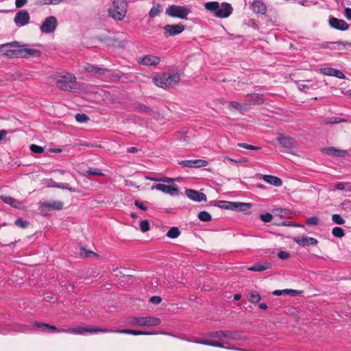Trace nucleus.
<instances>
[{
  "instance_id": "54",
  "label": "nucleus",
  "mask_w": 351,
  "mask_h": 351,
  "mask_svg": "<svg viewBox=\"0 0 351 351\" xmlns=\"http://www.w3.org/2000/svg\"><path fill=\"white\" fill-rule=\"evenodd\" d=\"M342 121H343V120L340 118L332 117V118H330V119L325 120L324 123L326 124H335V123H341Z\"/></svg>"
},
{
  "instance_id": "41",
  "label": "nucleus",
  "mask_w": 351,
  "mask_h": 351,
  "mask_svg": "<svg viewBox=\"0 0 351 351\" xmlns=\"http://www.w3.org/2000/svg\"><path fill=\"white\" fill-rule=\"evenodd\" d=\"M34 325L37 327H43V328H50L54 332H62V329H60V330H58L57 328L54 326H52V325H49L48 324H45V323H40V322H35L34 323Z\"/></svg>"
},
{
  "instance_id": "3",
  "label": "nucleus",
  "mask_w": 351,
  "mask_h": 351,
  "mask_svg": "<svg viewBox=\"0 0 351 351\" xmlns=\"http://www.w3.org/2000/svg\"><path fill=\"white\" fill-rule=\"evenodd\" d=\"M155 84L158 87L168 88L173 86L180 81V75L178 73H165L161 76L155 78Z\"/></svg>"
},
{
  "instance_id": "53",
  "label": "nucleus",
  "mask_w": 351,
  "mask_h": 351,
  "mask_svg": "<svg viewBox=\"0 0 351 351\" xmlns=\"http://www.w3.org/2000/svg\"><path fill=\"white\" fill-rule=\"evenodd\" d=\"M273 219L271 214L267 213L261 215V219L264 222H270Z\"/></svg>"
},
{
  "instance_id": "4",
  "label": "nucleus",
  "mask_w": 351,
  "mask_h": 351,
  "mask_svg": "<svg viewBox=\"0 0 351 351\" xmlns=\"http://www.w3.org/2000/svg\"><path fill=\"white\" fill-rule=\"evenodd\" d=\"M129 324L138 326H155L160 324V319L156 317H131L128 319Z\"/></svg>"
},
{
  "instance_id": "21",
  "label": "nucleus",
  "mask_w": 351,
  "mask_h": 351,
  "mask_svg": "<svg viewBox=\"0 0 351 351\" xmlns=\"http://www.w3.org/2000/svg\"><path fill=\"white\" fill-rule=\"evenodd\" d=\"M251 8L254 12L257 14H265L267 12L265 4L261 0H255L251 5Z\"/></svg>"
},
{
  "instance_id": "17",
  "label": "nucleus",
  "mask_w": 351,
  "mask_h": 351,
  "mask_svg": "<svg viewBox=\"0 0 351 351\" xmlns=\"http://www.w3.org/2000/svg\"><path fill=\"white\" fill-rule=\"evenodd\" d=\"M179 164L189 168H198L207 166L208 162L204 160L196 159L182 160Z\"/></svg>"
},
{
  "instance_id": "35",
  "label": "nucleus",
  "mask_w": 351,
  "mask_h": 351,
  "mask_svg": "<svg viewBox=\"0 0 351 351\" xmlns=\"http://www.w3.org/2000/svg\"><path fill=\"white\" fill-rule=\"evenodd\" d=\"M133 109L136 111L143 112H150L152 111L149 107L140 103L134 104L133 106Z\"/></svg>"
},
{
  "instance_id": "22",
  "label": "nucleus",
  "mask_w": 351,
  "mask_h": 351,
  "mask_svg": "<svg viewBox=\"0 0 351 351\" xmlns=\"http://www.w3.org/2000/svg\"><path fill=\"white\" fill-rule=\"evenodd\" d=\"M40 55V51L34 49H19L18 51V58H27L28 56L38 57Z\"/></svg>"
},
{
  "instance_id": "38",
  "label": "nucleus",
  "mask_w": 351,
  "mask_h": 351,
  "mask_svg": "<svg viewBox=\"0 0 351 351\" xmlns=\"http://www.w3.org/2000/svg\"><path fill=\"white\" fill-rule=\"evenodd\" d=\"M252 204L249 203L235 202V210L239 211H245L251 207Z\"/></svg>"
},
{
  "instance_id": "37",
  "label": "nucleus",
  "mask_w": 351,
  "mask_h": 351,
  "mask_svg": "<svg viewBox=\"0 0 351 351\" xmlns=\"http://www.w3.org/2000/svg\"><path fill=\"white\" fill-rule=\"evenodd\" d=\"M261 300V296L256 291H252L249 295V301L252 303H258Z\"/></svg>"
},
{
  "instance_id": "39",
  "label": "nucleus",
  "mask_w": 351,
  "mask_h": 351,
  "mask_svg": "<svg viewBox=\"0 0 351 351\" xmlns=\"http://www.w3.org/2000/svg\"><path fill=\"white\" fill-rule=\"evenodd\" d=\"M198 218L200 221L208 222L212 219L211 215L206 211H201L198 214Z\"/></svg>"
},
{
  "instance_id": "6",
  "label": "nucleus",
  "mask_w": 351,
  "mask_h": 351,
  "mask_svg": "<svg viewBox=\"0 0 351 351\" xmlns=\"http://www.w3.org/2000/svg\"><path fill=\"white\" fill-rule=\"evenodd\" d=\"M19 43L12 42L0 45V56L8 58H18Z\"/></svg>"
},
{
  "instance_id": "49",
  "label": "nucleus",
  "mask_w": 351,
  "mask_h": 351,
  "mask_svg": "<svg viewBox=\"0 0 351 351\" xmlns=\"http://www.w3.org/2000/svg\"><path fill=\"white\" fill-rule=\"evenodd\" d=\"M75 119L79 123H84L88 120V117L85 114H77Z\"/></svg>"
},
{
  "instance_id": "32",
  "label": "nucleus",
  "mask_w": 351,
  "mask_h": 351,
  "mask_svg": "<svg viewBox=\"0 0 351 351\" xmlns=\"http://www.w3.org/2000/svg\"><path fill=\"white\" fill-rule=\"evenodd\" d=\"M269 267V264L267 263H265L264 264L261 263H256L253 266L248 268V270L250 271H264Z\"/></svg>"
},
{
  "instance_id": "40",
  "label": "nucleus",
  "mask_w": 351,
  "mask_h": 351,
  "mask_svg": "<svg viewBox=\"0 0 351 351\" xmlns=\"http://www.w3.org/2000/svg\"><path fill=\"white\" fill-rule=\"evenodd\" d=\"M220 207L229 210H235V202L221 201L220 202Z\"/></svg>"
},
{
  "instance_id": "61",
  "label": "nucleus",
  "mask_w": 351,
  "mask_h": 351,
  "mask_svg": "<svg viewBox=\"0 0 351 351\" xmlns=\"http://www.w3.org/2000/svg\"><path fill=\"white\" fill-rule=\"evenodd\" d=\"M225 159L230 161V162H234V163H240V162H245L247 161V159H243V160H234L230 157H228V156H226L225 157Z\"/></svg>"
},
{
  "instance_id": "19",
  "label": "nucleus",
  "mask_w": 351,
  "mask_h": 351,
  "mask_svg": "<svg viewBox=\"0 0 351 351\" xmlns=\"http://www.w3.org/2000/svg\"><path fill=\"white\" fill-rule=\"evenodd\" d=\"M186 195L190 199L198 202L206 200V196L204 193L193 189H187L186 191Z\"/></svg>"
},
{
  "instance_id": "43",
  "label": "nucleus",
  "mask_w": 351,
  "mask_h": 351,
  "mask_svg": "<svg viewBox=\"0 0 351 351\" xmlns=\"http://www.w3.org/2000/svg\"><path fill=\"white\" fill-rule=\"evenodd\" d=\"M332 233L334 237L337 238H341L345 234L343 229L340 227H335L332 229Z\"/></svg>"
},
{
  "instance_id": "33",
  "label": "nucleus",
  "mask_w": 351,
  "mask_h": 351,
  "mask_svg": "<svg viewBox=\"0 0 351 351\" xmlns=\"http://www.w3.org/2000/svg\"><path fill=\"white\" fill-rule=\"evenodd\" d=\"M228 106H229L230 110H239V111H241L242 110H243L244 108L246 106V105H244V102L239 103L237 101H230V102H228Z\"/></svg>"
},
{
  "instance_id": "42",
  "label": "nucleus",
  "mask_w": 351,
  "mask_h": 351,
  "mask_svg": "<svg viewBox=\"0 0 351 351\" xmlns=\"http://www.w3.org/2000/svg\"><path fill=\"white\" fill-rule=\"evenodd\" d=\"M313 84H309V82H307V83L302 82L298 83V87L301 91H304L306 93L311 88H313Z\"/></svg>"
},
{
  "instance_id": "60",
  "label": "nucleus",
  "mask_w": 351,
  "mask_h": 351,
  "mask_svg": "<svg viewBox=\"0 0 351 351\" xmlns=\"http://www.w3.org/2000/svg\"><path fill=\"white\" fill-rule=\"evenodd\" d=\"M149 301H150V302H152L153 304H158L160 303L161 298L159 296H153L150 298Z\"/></svg>"
},
{
  "instance_id": "63",
  "label": "nucleus",
  "mask_w": 351,
  "mask_h": 351,
  "mask_svg": "<svg viewBox=\"0 0 351 351\" xmlns=\"http://www.w3.org/2000/svg\"><path fill=\"white\" fill-rule=\"evenodd\" d=\"M333 76H335L339 79H343L345 77L344 74L341 71H339L337 69H336L335 73L334 74Z\"/></svg>"
},
{
  "instance_id": "11",
  "label": "nucleus",
  "mask_w": 351,
  "mask_h": 351,
  "mask_svg": "<svg viewBox=\"0 0 351 351\" xmlns=\"http://www.w3.org/2000/svg\"><path fill=\"white\" fill-rule=\"evenodd\" d=\"M30 16L28 12L26 10H20L16 14L14 21L16 26L22 27L28 24Z\"/></svg>"
},
{
  "instance_id": "46",
  "label": "nucleus",
  "mask_w": 351,
  "mask_h": 351,
  "mask_svg": "<svg viewBox=\"0 0 351 351\" xmlns=\"http://www.w3.org/2000/svg\"><path fill=\"white\" fill-rule=\"evenodd\" d=\"M332 220L335 223L339 224V225L343 224L345 223V220L339 214L332 215Z\"/></svg>"
},
{
  "instance_id": "62",
  "label": "nucleus",
  "mask_w": 351,
  "mask_h": 351,
  "mask_svg": "<svg viewBox=\"0 0 351 351\" xmlns=\"http://www.w3.org/2000/svg\"><path fill=\"white\" fill-rule=\"evenodd\" d=\"M174 181V179L168 178V177H162L160 178V182H167V183H171Z\"/></svg>"
},
{
  "instance_id": "16",
  "label": "nucleus",
  "mask_w": 351,
  "mask_h": 351,
  "mask_svg": "<svg viewBox=\"0 0 351 351\" xmlns=\"http://www.w3.org/2000/svg\"><path fill=\"white\" fill-rule=\"evenodd\" d=\"M232 12V8L227 3H222L219 4V8L215 12V16L217 18H226L228 17Z\"/></svg>"
},
{
  "instance_id": "23",
  "label": "nucleus",
  "mask_w": 351,
  "mask_h": 351,
  "mask_svg": "<svg viewBox=\"0 0 351 351\" xmlns=\"http://www.w3.org/2000/svg\"><path fill=\"white\" fill-rule=\"evenodd\" d=\"M42 207L48 210H59L63 208V202L61 201L45 202L42 203Z\"/></svg>"
},
{
  "instance_id": "27",
  "label": "nucleus",
  "mask_w": 351,
  "mask_h": 351,
  "mask_svg": "<svg viewBox=\"0 0 351 351\" xmlns=\"http://www.w3.org/2000/svg\"><path fill=\"white\" fill-rule=\"evenodd\" d=\"M191 341L196 343H199V344H203V345H206V346H215V347H224L223 343L217 342L215 340H202V339H195L194 340H192Z\"/></svg>"
},
{
  "instance_id": "18",
  "label": "nucleus",
  "mask_w": 351,
  "mask_h": 351,
  "mask_svg": "<svg viewBox=\"0 0 351 351\" xmlns=\"http://www.w3.org/2000/svg\"><path fill=\"white\" fill-rule=\"evenodd\" d=\"M293 241L302 247L315 245L318 241L316 239L307 236H302L293 238Z\"/></svg>"
},
{
  "instance_id": "34",
  "label": "nucleus",
  "mask_w": 351,
  "mask_h": 351,
  "mask_svg": "<svg viewBox=\"0 0 351 351\" xmlns=\"http://www.w3.org/2000/svg\"><path fill=\"white\" fill-rule=\"evenodd\" d=\"M63 1L64 0H37L36 4L37 5H58Z\"/></svg>"
},
{
  "instance_id": "13",
  "label": "nucleus",
  "mask_w": 351,
  "mask_h": 351,
  "mask_svg": "<svg viewBox=\"0 0 351 351\" xmlns=\"http://www.w3.org/2000/svg\"><path fill=\"white\" fill-rule=\"evenodd\" d=\"M328 23L332 28L341 31H344L349 28V25L344 20L333 16L329 18Z\"/></svg>"
},
{
  "instance_id": "15",
  "label": "nucleus",
  "mask_w": 351,
  "mask_h": 351,
  "mask_svg": "<svg viewBox=\"0 0 351 351\" xmlns=\"http://www.w3.org/2000/svg\"><path fill=\"white\" fill-rule=\"evenodd\" d=\"M278 141L280 145L287 150L295 148L297 145L296 141L294 138L289 136H284L282 134H279Z\"/></svg>"
},
{
  "instance_id": "26",
  "label": "nucleus",
  "mask_w": 351,
  "mask_h": 351,
  "mask_svg": "<svg viewBox=\"0 0 351 351\" xmlns=\"http://www.w3.org/2000/svg\"><path fill=\"white\" fill-rule=\"evenodd\" d=\"M323 151L329 156H343L346 154V151L337 149L333 147L324 148Z\"/></svg>"
},
{
  "instance_id": "10",
  "label": "nucleus",
  "mask_w": 351,
  "mask_h": 351,
  "mask_svg": "<svg viewBox=\"0 0 351 351\" xmlns=\"http://www.w3.org/2000/svg\"><path fill=\"white\" fill-rule=\"evenodd\" d=\"M157 189L163 192L164 193L169 194L171 196H178L179 195V189L177 185L170 186L165 184H156L152 186V190Z\"/></svg>"
},
{
  "instance_id": "8",
  "label": "nucleus",
  "mask_w": 351,
  "mask_h": 351,
  "mask_svg": "<svg viewBox=\"0 0 351 351\" xmlns=\"http://www.w3.org/2000/svg\"><path fill=\"white\" fill-rule=\"evenodd\" d=\"M58 26V20L53 16H47L40 25V31L43 34H51Z\"/></svg>"
},
{
  "instance_id": "7",
  "label": "nucleus",
  "mask_w": 351,
  "mask_h": 351,
  "mask_svg": "<svg viewBox=\"0 0 351 351\" xmlns=\"http://www.w3.org/2000/svg\"><path fill=\"white\" fill-rule=\"evenodd\" d=\"M210 337L216 338L217 340H215L217 342L223 343L224 348L230 349V348L226 346V339H237V335L232 331L229 330H219L210 333L209 335Z\"/></svg>"
},
{
  "instance_id": "52",
  "label": "nucleus",
  "mask_w": 351,
  "mask_h": 351,
  "mask_svg": "<svg viewBox=\"0 0 351 351\" xmlns=\"http://www.w3.org/2000/svg\"><path fill=\"white\" fill-rule=\"evenodd\" d=\"M15 224L22 228H25L28 226V222L19 218L15 221Z\"/></svg>"
},
{
  "instance_id": "20",
  "label": "nucleus",
  "mask_w": 351,
  "mask_h": 351,
  "mask_svg": "<svg viewBox=\"0 0 351 351\" xmlns=\"http://www.w3.org/2000/svg\"><path fill=\"white\" fill-rule=\"evenodd\" d=\"M264 100L263 96L254 93L251 95H248L246 97V99L244 101V105H255V104H261L263 103Z\"/></svg>"
},
{
  "instance_id": "64",
  "label": "nucleus",
  "mask_w": 351,
  "mask_h": 351,
  "mask_svg": "<svg viewBox=\"0 0 351 351\" xmlns=\"http://www.w3.org/2000/svg\"><path fill=\"white\" fill-rule=\"evenodd\" d=\"M134 204L141 210H145L147 207L138 201H135Z\"/></svg>"
},
{
  "instance_id": "29",
  "label": "nucleus",
  "mask_w": 351,
  "mask_h": 351,
  "mask_svg": "<svg viewBox=\"0 0 351 351\" xmlns=\"http://www.w3.org/2000/svg\"><path fill=\"white\" fill-rule=\"evenodd\" d=\"M110 72H111V71H110L106 68H104V67H99L98 70H97V74H99V75L109 77L110 78H112V77H115L117 79L121 78V77L118 74L110 73Z\"/></svg>"
},
{
  "instance_id": "55",
  "label": "nucleus",
  "mask_w": 351,
  "mask_h": 351,
  "mask_svg": "<svg viewBox=\"0 0 351 351\" xmlns=\"http://www.w3.org/2000/svg\"><path fill=\"white\" fill-rule=\"evenodd\" d=\"M319 223V219L317 217H311L306 220V223L310 226H316Z\"/></svg>"
},
{
  "instance_id": "25",
  "label": "nucleus",
  "mask_w": 351,
  "mask_h": 351,
  "mask_svg": "<svg viewBox=\"0 0 351 351\" xmlns=\"http://www.w3.org/2000/svg\"><path fill=\"white\" fill-rule=\"evenodd\" d=\"M263 179L266 182L271 184L275 186H280L282 184L280 178L274 176L264 175L263 176Z\"/></svg>"
},
{
  "instance_id": "59",
  "label": "nucleus",
  "mask_w": 351,
  "mask_h": 351,
  "mask_svg": "<svg viewBox=\"0 0 351 351\" xmlns=\"http://www.w3.org/2000/svg\"><path fill=\"white\" fill-rule=\"evenodd\" d=\"M27 0H16L15 5L17 8H22L27 3Z\"/></svg>"
},
{
  "instance_id": "50",
  "label": "nucleus",
  "mask_w": 351,
  "mask_h": 351,
  "mask_svg": "<svg viewBox=\"0 0 351 351\" xmlns=\"http://www.w3.org/2000/svg\"><path fill=\"white\" fill-rule=\"evenodd\" d=\"M238 146L240 147H243V148H245V149H250V150H259V149H261L260 147L248 145L247 143H239Z\"/></svg>"
},
{
  "instance_id": "5",
  "label": "nucleus",
  "mask_w": 351,
  "mask_h": 351,
  "mask_svg": "<svg viewBox=\"0 0 351 351\" xmlns=\"http://www.w3.org/2000/svg\"><path fill=\"white\" fill-rule=\"evenodd\" d=\"M191 12V10L188 6H182L178 5H169L165 11V14L171 17L179 18L182 19H186L187 16Z\"/></svg>"
},
{
  "instance_id": "14",
  "label": "nucleus",
  "mask_w": 351,
  "mask_h": 351,
  "mask_svg": "<svg viewBox=\"0 0 351 351\" xmlns=\"http://www.w3.org/2000/svg\"><path fill=\"white\" fill-rule=\"evenodd\" d=\"M163 29L165 36H176L184 31V25L182 24L166 25L163 27Z\"/></svg>"
},
{
  "instance_id": "2",
  "label": "nucleus",
  "mask_w": 351,
  "mask_h": 351,
  "mask_svg": "<svg viewBox=\"0 0 351 351\" xmlns=\"http://www.w3.org/2000/svg\"><path fill=\"white\" fill-rule=\"evenodd\" d=\"M76 77L71 73H65L57 75L56 78V86L63 90L71 91L75 86Z\"/></svg>"
},
{
  "instance_id": "24",
  "label": "nucleus",
  "mask_w": 351,
  "mask_h": 351,
  "mask_svg": "<svg viewBox=\"0 0 351 351\" xmlns=\"http://www.w3.org/2000/svg\"><path fill=\"white\" fill-rule=\"evenodd\" d=\"M108 332H117V333H124V334H130L133 335H153V332H143L141 330H130V329H123V330H108Z\"/></svg>"
},
{
  "instance_id": "28",
  "label": "nucleus",
  "mask_w": 351,
  "mask_h": 351,
  "mask_svg": "<svg viewBox=\"0 0 351 351\" xmlns=\"http://www.w3.org/2000/svg\"><path fill=\"white\" fill-rule=\"evenodd\" d=\"M1 199L3 202L8 204L12 207L19 208H21V203L12 197L10 196H1Z\"/></svg>"
},
{
  "instance_id": "48",
  "label": "nucleus",
  "mask_w": 351,
  "mask_h": 351,
  "mask_svg": "<svg viewBox=\"0 0 351 351\" xmlns=\"http://www.w3.org/2000/svg\"><path fill=\"white\" fill-rule=\"evenodd\" d=\"M140 228L143 232H146L149 230V223L147 220H143L140 223Z\"/></svg>"
},
{
  "instance_id": "56",
  "label": "nucleus",
  "mask_w": 351,
  "mask_h": 351,
  "mask_svg": "<svg viewBox=\"0 0 351 351\" xmlns=\"http://www.w3.org/2000/svg\"><path fill=\"white\" fill-rule=\"evenodd\" d=\"M87 173L94 176H104V174L102 172H101L99 169H89L87 171Z\"/></svg>"
},
{
  "instance_id": "44",
  "label": "nucleus",
  "mask_w": 351,
  "mask_h": 351,
  "mask_svg": "<svg viewBox=\"0 0 351 351\" xmlns=\"http://www.w3.org/2000/svg\"><path fill=\"white\" fill-rule=\"evenodd\" d=\"M49 187H56V188H59V189H67L69 191L73 192V193L76 191V190L75 189L69 187L67 184H64V183H58V184H56V185H49Z\"/></svg>"
},
{
  "instance_id": "30",
  "label": "nucleus",
  "mask_w": 351,
  "mask_h": 351,
  "mask_svg": "<svg viewBox=\"0 0 351 351\" xmlns=\"http://www.w3.org/2000/svg\"><path fill=\"white\" fill-rule=\"evenodd\" d=\"M162 11V5L160 3H155L149 12V16L150 18H154L159 16Z\"/></svg>"
},
{
  "instance_id": "47",
  "label": "nucleus",
  "mask_w": 351,
  "mask_h": 351,
  "mask_svg": "<svg viewBox=\"0 0 351 351\" xmlns=\"http://www.w3.org/2000/svg\"><path fill=\"white\" fill-rule=\"evenodd\" d=\"M335 71H336L335 69L330 68V67L321 69L322 73L326 75H330V76H333L334 74L335 73Z\"/></svg>"
},
{
  "instance_id": "57",
  "label": "nucleus",
  "mask_w": 351,
  "mask_h": 351,
  "mask_svg": "<svg viewBox=\"0 0 351 351\" xmlns=\"http://www.w3.org/2000/svg\"><path fill=\"white\" fill-rule=\"evenodd\" d=\"M278 257L282 260H286L290 257V254L287 252L280 251L278 253Z\"/></svg>"
},
{
  "instance_id": "9",
  "label": "nucleus",
  "mask_w": 351,
  "mask_h": 351,
  "mask_svg": "<svg viewBox=\"0 0 351 351\" xmlns=\"http://www.w3.org/2000/svg\"><path fill=\"white\" fill-rule=\"evenodd\" d=\"M64 332L72 333V334H78L82 335L85 332H88L90 333H95L98 332H108L109 330L106 328H101L97 327H75L71 328L69 329H62V330Z\"/></svg>"
},
{
  "instance_id": "51",
  "label": "nucleus",
  "mask_w": 351,
  "mask_h": 351,
  "mask_svg": "<svg viewBox=\"0 0 351 351\" xmlns=\"http://www.w3.org/2000/svg\"><path fill=\"white\" fill-rule=\"evenodd\" d=\"M30 150L34 152V153H38V154H41L44 152V148L39 146V145H31L30 147Z\"/></svg>"
},
{
  "instance_id": "1",
  "label": "nucleus",
  "mask_w": 351,
  "mask_h": 351,
  "mask_svg": "<svg viewBox=\"0 0 351 351\" xmlns=\"http://www.w3.org/2000/svg\"><path fill=\"white\" fill-rule=\"evenodd\" d=\"M129 0H113L112 6L108 9L110 17L115 21H121L126 16Z\"/></svg>"
},
{
  "instance_id": "58",
  "label": "nucleus",
  "mask_w": 351,
  "mask_h": 351,
  "mask_svg": "<svg viewBox=\"0 0 351 351\" xmlns=\"http://www.w3.org/2000/svg\"><path fill=\"white\" fill-rule=\"evenodd\" d=\"M285 293H287L288 295H290L291 296H295L300 293V291L295 289H285Z\"/></svg>"
},
{
  "instance_id": "31",
  "label": "nucleus",
  "mask_w": 351,
  "mask_h": 351,
  "mask_svg": "<svg viewBox=\"0 0 351 351\" xmlns=\"http://www.w3.org/2000/svg\"><path fill=\"white\" fill-rule=\"evenodd\" d=\"M219 3L217 1H210L204 4V7L207 10L213 12L215 16V12H217V9L219 8Z\"/></svg>"
},
{
  "instance_id": "36",
  "label": "nucleus",
  "mask_w": 351,
  "mask_h": 351,
  "mask_svg": "<svg viewBox=\"0 0 351 351\" xmlns=\"http://www.w3.org/2000/svg\"><path fill=\"white\" fill-rule=\"evenodd\" d=\"M180 234V231L177 227H172L167 233V236L169 238L176 239Z\"/></svg>"
},
{
  "instance_id": "12",
  "label": "nucleus",
  "mask_w": 351,
  "mask_h": 351,
  "mask_svg": "<svg viewBox=\"0 0 351 351\" xmlns=\"http://www.w3.org/2000/svg\"><path fill=\"white\" fill-rule=\"evenodd\" d=\"M137 61L140 64L153 66H156L160 63V58L158 56L154 55H145L143 57L138 58Z\"/></svg>"
},
{
  "instance_id": "45",
  "label": "nucleus",
  "mask_w": 351,
  "mask_h": 351,
  "mask_svg": "<svg viewBox=\"0 0 351 351\" xmlns=\"http://www.w3.org/2000/svg\"><path fill=\"white\" fill-rule=\"evenodd\" d=\"M98 68L99 66L90 64H86L84 66V69L86 71L93 73H97Z\"/></svg>"
}]
</instances>
